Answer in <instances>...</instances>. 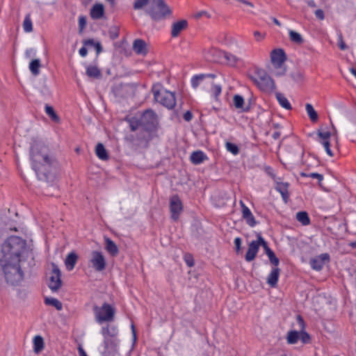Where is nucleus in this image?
<instances>
[{
	"label": "nucleus",
	"mask_w": 356,
	"mask_h": 356,
	"mask_svg": "<svg viewBox=\"0 0 356 356\" xmlns=\"http://www.w3.org/2000/svg\"><path fill=\"white\" fill-rule=\"evenodd\" d=\"M31 165L39 180L53 184L56 178L58 161L44 143L35 142L30 149Z\"/></svg>",
	"instance_id": "1"
},
{
	"label": "nucleus",
	"mask_w": 356,
	"mask_h": 356,
	"mask_svg": "<svg viewBox=\"0 0 356 356\" xmlns=\"http://www.w3.org/2000/svg\"><path fill=\"white\" fill-rule=\"evenodd\" d=\"M125 120L129 123L131 131L141 128V131L136 137L137 145L147 147L159 129V120L156 113L152 109H147L139 117H126Z\"/></svg>",
	"instance_id": "2"
},
{
	"label": "nucleus",
	"mask_w": 356,
	"mask_h": 356,
	"mask_svg": "<svg viewBox=\"0 0 356 356\" xmlns=\"http://www.w3.org/2000/svg\"><path fill=\"white\" fill-rule=\"evenodd\" d=\"M1 252V262H22L27 253L26 241L19 236H10L2 244Z\"/></svg>",
	"instance_id": "3"
},
{
	"label": "nucleus",
	"mask_w": 356,
	"mask_h": 356,
	"mask_svg": "<svg viewBox=\"0 0 356 356\" xmlns=\"http://www.w3.org/2000/svg\"><path fill=\"white\" fill-rule=\"evenodd\" d=\"M1 268L6 282L12 286H18L24 280L21 262H1Z\"/></svg>",
	"instance_id": "4"
},
{
	"label": "nucleus",
	"mask_w": 356,
	"mask_h": 356,
	"mask_svg": "<svg viewBox=\"0 0 356 356\" xmlns=\"http://www.w3.org/2000/svg\"><path fill=\"white\" fill-rule=\"evenodd\" d=\"M145 12L155 22L163 20L172 14L171 9L164 0H152V5Z\"/></svg>",
	"instance_id": "5"
},
{
	"label": "nucleus",
	"mask_w": 356,
	"mask_h": 356,
	"mask_svg": "<svg viewBox=\"0 0 356 356\" xmlns=\"http://www.w3.org/2000/svg\"><path fill=\"white\" fill-rule=\"evenodd\" d=\"M152 92L156 102L168 109L173 108L176 105L175 95L168 90H162V85L159 83L152 86Z\"/></svg>",
	"instance_id": "6"
},
{
	"label": "nucleus",
	"mask_w": 356,
	"mask_h": 356,
	"mask_svg": "<svg viewBox=\"0 0 356 356\" xmlns=\"http://www.w3.org/2000/svg\"><path fill=\"white\" fill-rule=\"evenodd\" d=\"M93 312L96 321L99 324L104 322H111L114 320L115 309L107 302H104L102 307L94 306Z\"/></svg>",
	"instance_id": "7"
},
{
	"label": "nucleus",
	"mask_w": 356,
	"mask_h": 356,
	"mask_svg": "<svg viewBox=\"0 0 356 356\" xmlns=\"http://www.w3.org/2000/svg\"><path fill=\"white\" fill-rule=\"evenodd\" d=\"M256 74L258 78L254 81L259 88L266 92H271L275 89L274 80L262 69H257Z\"/></svg>",
	"instance_id": "8"
},
{
	"label": "nucleus",
	"mask_w": 356,
	"mask_h": 356,
	"mask_svg": "<svg viewBox=\"0 0 356 356\" xmlns=\"http://www.w3.org/2000/svg\"><path fill=\"white\" fill-rule=\"evenodd\" d=\"M184 210L182 202L178 195H174L170 198V211L171 218L177 221Z\"/></svg>",
	"instance_id": "9"
},
{
	"label": "nucleus",
	"mask_w": 356,
	"mask_h": 356,
	"mask_svg": "<svg viewBox=\"0 0 356 356\" xmlns=\"http://www.w3.org/2000/svg\"><path fill=\"white\" fill-rule=\"evenodd\" d=\"M52 270L51 275L49 277V282L48 283L49 288L52 291H58L61 287L63 282L61 280V272L58 266L54 263L51 264Z\"/></svg>",
	"instance_id": "10"
},
{
	"label": "nucleus",
	"mask_w": 356,
	"mask_h": 356,
	"mask_svg": "<svg viewBox=\"0 0 356 356\" xmlns=\"http://www.w3.org/2000/svg\"><path fill=\"white\" fill-rule=\"evenodd\" d=\"M90 263L92 267L97 272H102L106 268V261L103 253L99 251L94 250L91 252Z\"/></svg>",
	"instance_id": "11"
},
{
	"label": "nucleus",
	"mask_w": 356,
	"mask_h": 356,
	"mask_svg": "<svg viewBox=\"0 0 356 356\" xmlns=\"http://www.w3.org/2000/svg\"><path fill=\"white\" fill-rule=\"evenodd\" d=\"M330 257L328 253H323L320 255L312 258L309 261V264L313 270L320 271L323 269L326 263H329Z\"/></svg>",
	"instance_id": "12"
},
{
	"label": "nucleus",
	"mask_w": 356,
	"mask_h": 356,
	"mask_svg": "<svg viewBox=\"0 0 356 356\" xmlns=\"http://www.w3.org/2000/svg\"><path fill=\"white\" fill-rule=\"evenodd\" d=\"M272 63L277 67H281L286 60V54L282 49H275L270 53Z\"/></svg>",
	"instance_id": "13"
},
{
	"label": "nucleus",
	"mask_w": 356,
	"mask_h": 356,
	"mask_svg": "<svg viewBox=\"0 0 356 356\" xmlns=\"http://www.w3.org/2000/svg\"><path fill=\"white\" fill-rule=\"evenodd\" d=\"M296 321L300 328V340L304 344L311 343L312 339L310 335L305 330V323L302 316L298 315L296 317Z\"/></svg>",
	"instance_id": "14"
},
{
	"label": "nucleus",
	"mask_w": 356,
	"mask_h": 356,
	"mask_svg": "<svg viewBox=\"0 0 356 356\" xmlns=\"http://www.w3.org/2000/svg\"><path fill=\"white\" fill-rule=\"evenodd\" d=\"M240 204L242 210V217L245 220L246 223L251 227H254L257 222L256 221L250 209L241 200Z\"/></svg>",
	"instance_id": "15"
},
{
	"label": "nucleus",
	"mask_w": 356,
	"mask_h": 356,
	"mask_svg": "<svg viewBox=\"0 0 356 356\" xmlns=\"http://www.w3.org/2000/svg\"><path fill=\"white\" fill-rule=\"evenodd\" d=\"M259 250V248L257 241H251L248 245V251L245 255V261L248 262L253 261L255 259Z\"/></svg>",
	"instance_id": "16"
},
{
	"label": "nucleus",
	"mask_w": 356,
	"mask_h": 356,
	"mask_svg": "<svg viewBox=\"0 0 356 356\" xmlns=\"http://www.w3.org/2000/svg\"><path fill=\"white\" fill-rule=\"evenodd\" d=\"M280 272V268L274 267L271 269L270 273L268 275L266 282L272 288H275L277 286Z\"/></svg>",
	"instance_id": "17"
},
{
	"label": "nucleus",
	"mask_w": 356,
	"mask_h": 356,
	"mask_svg": "<svg viewBox=\"0 0 356 356\" xmlns=\"http://www.w3.org/2000/svg\"><path fill=\"white\" fill-rule=\"evenodd\" d=\"M188 26V22L186 19H181L172 24L171 35L172 38L177 37L179 33L186 29Z\"/></svg>",
	"instance_id": "18"
},
{
	"label": "nucleus",
	"mask_w": 356,
	"mask_h": 356,
	"mask_svg": "<svg viewBox=\"0 0 356 356\" xmlns=\"http://www.w3.org/2000/svg\"><path fill=\"white\" fill-rule=\"evenodd\" d=\"M133 49L136 54L138 55H146L148 52L147 49V44L145 40L142 39H136L133 43Z\"/></svg>",
	"instance_id": "19"
},
{
	"label": "nucleus",
	"mask_w": 356,
	"mask_h": 356,
	"mask_svg": "<svg viewBox=\"0 0 356 356\" xmlns=\"http://www.w3.org/2000/svg\"><path fill=\"white\" fill-rule=\"evenodd\" d=\"M233 104L236 109L241 112H248L250 110V104L245 106L244 98L240 95H235L233 97Z\"/></svg>",
	"instance_id": "20"
},
{
	"label": "nucleus",
	"mask_w": 356,
	"mask_h": 356,
	"mask_svg": "<svg viewBox=\"0 0 356 356\" xmlns=\"http://www.w3.org/2000/svg\"><path fill=\"white\" fill-rule=\"evenodd\" d=\"M105 250L111 257H116L119 253V248L115 242L108 237H104Z\"/></svg>",
	"instance_id": "21"
},
{
	"label": "nucleus",
	"mask_w": 356,
	"mask_h": 356,
	"mask_svg": "<svg viewBox=\"0 0 356 356\" xmlns=\"http://www.w3.org/2000/svg\"><path fill=\"white\" fill-rule=\"evenodd\" d=\"M90 15L93 19H99L104 15V7L102 3H95L90 9Z\"/></svg>",
	"instance_id": "22"
},
{
	"label": "nucleus",
	"mask_w": 356,
	"mask_h": 356,
	"mask_svg": "<svg viewBox=\"0 0 356 356\" xmlns=\"http://www.w3.org/2000/svg\"><path fill=\"white\" fill-rule=\"evenodd\" d=\"M78 258V254L75 252H71L67 255L65 259V264L67 270L70 271L74 269Z\"/></svg>",
	"instance_id": "23"
},
{
	"label": "nucleus",
	"mask_w": 356,
	"mask_h": 356,
	"mask_svg": "<svg viewBox=\"0 0 356 356\" xmlns=\"http://www.w3.org/2000/svg\"><path fill=\"white\" fill-rule=\"evenodd\" d=\"M207 159V156L201 150L195 151L191 155V161L195 165H199Z\"/></svg>",
	"instance_id": "24"
},
{
	"label": "nucleus",
	"mask_w": 356,
	"mask_h": 356,
	"mask_svg": "<svg viewBox=\"0 0 356 356\" xmlns=\"http://www.w3.org/2000/svg\"><path fill=\"white\" fill-rule=\"evenodd\" d=\"M95 154L102 161H107L109 159L108 151L105 148L104 145L101 143H97L96 145Z\"/></svg>",
	"instance_id": "25"
},
{
	"label": "nucleus",
	"mask_w": 356,
	"mask_h": 356,
	"mask_svg": "<svg viewBox=\"0 0 356 356\" xmlns=\"http://www.w3.org/2000/svg\"><path fill=\"white\" fill-rule=\"evenodd\" d=\"M44 111L49 118L51 120V121L56 123L60 122V118L56 113L52 106L46 104L44 106Z\"/></svg>",
	"instance_id": "26"
},
{
	"label": "nucleus",
	"mask_w": 356,
	"mask_h": 356,
	"mask_svg": "<svg viewBox=\"0 0 356 356\" xmlns=\"http://www.w3.org/2000/svg\"><path fill=\"white\" fill-rule=\"evenodd\" d=\"M33 350L35 353H40L44 348V339L40 335L33 338Z\"/></svg>",
	"instance_id": "27"
},
{
	"label": "nucleus",
	"mask_w": 356,
	"mask_h": 356,
	"mask_svg": "<svg viewBox=\"0 0 356 356\" xmlns=\"http://www.w3.org/2000/svg\"><path fill=\"white\" fill-rule=\"evenodd\" d=\"M41 67L40 60L39 58L33 59L29 63V70L34 76L40 74V68Z\"/></svg>",
	"instance_id": "28"
},
{
	"label": "nucleus",
	"mask_w": 356,
	"mask_h": 356,
	"mask_svg": "<svg viewBox=\"0 0 356 356\" xmlns=\"http://www.w3.org/2000/svg\"><path fill=\"white\" fill-rule=\"evenodd\" d=\"M86 74L89 77L96 79H98L102 76L100 70L95 65L88 66L86 68Z\"/></svg>",
	"instance_id": "29"
},
{
	"label": "nucleus",
	"mask_w": 356,
	"mask_h": 356,
	"mask_svg": "<svg viewBox=\"0 0 356 356\" xmlns=\"http://www.w3.org/2000/svg\"><path fill=\"white\" fill-rule=\"evenodd\" d=\"M296 220L301 222L302 225H308L311 222L308 213L305 211H301L296 213Z\"/></svg>",
	"instance_id": "30"
},
{
	"label": "nucleus",
	"mask_w": 356,
	"mask_h": 356,
	"mask_svg": "<svg viewBox=\"0 0 356 356\" xmlns=\"http://www.w3.org/2000/svg\"><path fill=\"white\" fill-rule=\"evenodd\" d=\"M305 109L310 120L312 122H316L318 120V115L313 106L311 104L307 103L305 105Z\"/></svg>",
	"instance_id": "31"
},
{
	"label": "nucleus",
	"mask_w": 356,
	"mask_h": 356,
	"mask_svg": "<svg viewBox=\"0 0 356 356\" xmlns=\"http://www.w3.org/2000/svg\"><path fill=\"white\" fill-rule=\"evenodd\" d=\"M300 340V332L290 330L287 333L286 341L289 344H295Z\"/></svg>",
	"instance_id": "32"
},
{
	"label": "nucleus",
	"mask_w": 356,
	"mask_h": 356,
	"mask_svg": "<svg viewBox=\"0 0 356 356\" xmlns=\"http://www.w3.org/2000/svg\"><path fill=\"white\" fill-rule=\"evenodd\" d=\"M276 98H277L279 104H280V106L282 107H283L284 108L287 109V110H291L292 108L290 102H289V100L285 97V96L283 94H282L280 92H277Z\"/></svg>",
	"instance_id": "33"
},
{
	"label": "nucleus",
	"mask_w": 356,
	"mask_h": 356,
	"mask_svg": "<svg viewBox=\"0 0 356 356\" xmlns=\"http://www.w3.org/2000/svg\"><path fill=\"white\" fill-rule=\"evenodd\" d=\"M44 302L47 305L54 307L58 311H60L63 309L62 302L56 298L46 297Z\"/></svg>",
	"instance_id": "34"
},
{
	"label": "nucleus",
	"mask_w": 356,
	"mask_h": 356,
	"mask_svg": "<svg viewBox=\"0 0 356 356\" xmlns=\"http://www.w3.org/2000/svg\"><path fill=\"white\" fill-rule=\"evenodd\" d=\"M23 29L26 33H30L33 31V23L31 18V14L28 13L26 15L23 22Z\"/></svg>",
	"instance_id": "35"
},
{
	"label": "nucleus",
	"mask_w": 356,
	"mask_h": 356,
	"mask_svg": "<svg viewBox=\"0 0 356 356\" xmlns=\"http://www.w3.org/2000/svg\"><path fill=\"white\" fill-rule=\"evenodd\" d=\"M289 38L291 42L298 44L303 42V38L302 35L295 31L291 30L289 31Z\"/></svg>",
	"instance_id": "36"
},
{
	"label": "nucleus",
	"mask_w": 356,
	"mask_h": 356,
	"mask_svg": "<svg viewBox=\"0 0 356 356\" xmlns=\"http://www.w3.org/2000/svg\"><path fill=\"white\" fill-rule=\"evenodd\" d=\"M257 243L259 244V248L260 246H261L264 250V252L265 253H268V251H271L272 250L270 248V247L268 246V244L267 243V241H266V240L262 237L261 234L260 233L257 234Z\"/></svg>",
	"instance_id": "37"
},
{
	"label": "nucleus",
	"mask_w": 356,
	"mask_h": 356,
	"mask_svg": "<svg viewBox=\"0 0 356 356\" xmlns=\"http://www.w3.org/2000/svg\"><path fill=\"white\" fill-rule=\"evenodd\" d=\"M210 90L215 99L218 100L222 92V86L220 84L212 83Z\"/></svg>",
	"instance_id": "38"
},
{
	"label": "nucleus",
	"mask_w": 356,
	"mask_h": 356,
	"mask_svg": "<svg viewBox=\"0 0 356 356\" xmlns=\"http://www.w3.org/2000/svg\"><path fill=\"white\" fill-rule=\"evenodd\" d=\"M226 149L228 152H231L234 155H237L239 154L240 149L239 147L233 143L227 142L225 143Z\"/></svg>",
	"instance_id": "39"
},
{
	"label": "nucleus",
	"mask_w": 356,
	"mask_h": 356,
	"mask_svg": "<svg viewBox=\"0 0 356 356\" xmlns=\"http://www.w3.org/2000/svg\"><path fill=\"white\" fill-rule=\"evenodd\" d=\"M270 261V263L273 265L275 267H277L280 264V259L279 258L275 255L273 250L268 251V253L266 254Z\"/></svg>",
	"instance_id": "40"
},
{
	"label": "nucleus",
	"mask_w": 356,
	"mask_h": 356,
	"mask_svg": "<svg viewBox=\"0 0 356 356\" xmlns=\"http://www.w3.org/2000/svg\"><path fill=\"white\" fill-rule=\"evenodd\" d=\"M103 343L104 347V354L108 350L109 348L114 349L117 346L115 340L110 339L108 338L104 339Z\"/></svg>",
	"instance_id": "41"
},
{
	"label": "nucleus",
	"mask_w": 356,
	"mask_h": 356,
	"mask_svg": "<svg viewBox=\"0 0 356 356\" xmlns=\"http://www.w3.org/2000/svg\"><path fill=\"white\" fill-rule=\"evenodd\" d=\"M204 80V75L203 74H196V75H194L192 78H191V86L193 88L196 89L201 81H202Z\"/></svg>",
	"instance_id": "42"
},
{
	"label": "nucleus",
	"mask_w": 356,
	"mask_h": 356,
	"mask_svg": "<svg viewBox=\"0 0 356 356\" xmlns=\"http://www.w3.org/2000/svg\"><path fill=\"white\" fill-rule=\"evenodd\" d=\"M317 135L319 137V141H330L331 133L330 131H322L318 129L317 131Z\"/></svg>",
	"instance_id": "43"
},
{
	"label": "nucleus",
	"mask_w": 356,
	"mask_h": 356,
	"mask_svg": "<svg viewBox=\"0 0 356 356\" xmlns=\"http://www.w3.org/2000/svg\"><path fill=\"white\" fill-rule=\"evenodd\" d=\"M222 54L223 57L226 59V60L230 63L231 65H234L236 63L237 58L235 56L232 55L230 53L222 51Z\"/></svg>",
	"instance_id": "44"
},
{
	"label": "nucleus",
	"mask_w": 356,
	"mask_h": 356,
	"mask_svg": "<svg viewBox=\"0 0 356 356\" xmlns=\"http://www.w3.org/2000/svg\"><path fill=\"white\" fill-rule=\"evenodd\" d=\"M109 37L111 40H115L119 37V29L118 26H112L108 31Z\"/></svg>",
	"instance_id": "45"
},
{
	"label": "nucleus",
	"mask_w": 356,
	"mask_h": 356,
	"mask_svg": "<svg viewBox=\"0 0 356 356\" xmlns=\"http://www.w3.org/2000/svg\"><path fill=\"white\" fill-rule=\"evenodd\" d=\"M87 24V19L86 16L81 15L79 17V32L81 33L83 32Z\"/></svg>",
	"instance_id": "46"
},
{
	"label": "nucleus",
	"mask_w": 356,
	"mask_h": 356,
	"mask_svg": "<svg viewBox=\"0 0 356 356\" xmlns=\"http://www.w3.org/2000/svg\"><path fill=\"white\" fill-rule=\"evenodd\" d=\"M289 186V184L287 182L278 183L275 187V189L281 194L288 191Z\"/></svg>",
	"instance_id": "47"
},
{
	"label": "nucleus",
	"mask_w": 356,
	"mask_h": 356,
	"mask_svg": "<svg viewBox=\"0 0 356 356\" xmlns=\"http://www.w3.org/2000/svg\"><path fill=\"white\" fill-rule=\"evenodd\" d=\"M149 0H136L134 3V8L135 10H139L146 6Z\"/></svg>",
	"instance_id": "48"
},
{
	"label": "nucleus",
	"mask_w": 356,
	"mask_h": 356,
	"mask_svg": "<svg viewBox=\"0 0 356 356\" xmlns=\"http://www.w3.org/2000/svg\"><path fill=\"white\" fill-rule=\"evenodd\" d=\"M320 143H321L324 147H325V149L327 152V154L330 156H334V153L330 149V141H319Z\"/></svg>",
	"instance_id": "49"
},
{
	"label": "nucleus",
	"mask_w": 356,
	"mask_h": 356,
	"mask_svg": "<svg viewBox=\"0 0 356 356\" xmlns=\"http://www.w3.org/2000/svg\"><path fill=\"white\" fill-rule=\"evenodd\" d=\"M184 261H185L186 265L189 267H192L195 264L193 257L192 254H191L189 253L186 254L184 255Z\"/></svg>",
	"instance_id": "50"
},
{
	"label": "nucleus",
	"mask_w": 356,
	"mask_h": 356,
	"mask_svg": "<svg viewBox=\"0 0 356 356\" xmlns=\"http://www.w3.org/2000/svg\"><path fill=\"white\" fill-rule=\"evenodd\" d=\"M309 177L317 179L318 181V185L319 186H321V181L323 179V175L317 172H311L309 174Z\"/></svg>",
	"instance_id": "51"
},
{
	"label": "nucleus",
	"mask_w": 356,
	"mask_h": 356,
	"mask_svg": "<svg viewBox=\"0 0 356 356\" xmlns=\"http://www.w3.org/2000/svg\"><path fill=\"white\" fill-rule=\"evenodd\" d=\"M290 76L292 78V79L296 82H299V81H302V74L300 72H298V71L292 72L290 74Z\"/></svg>",
	"instance_id": "52"
},
{
	"label": "nucleus",
	"mask_w": 356,
	"mask_h": 356,
	"mask_svg": "<svg viewBox=\"0 0 356 356\" xmlns=\"http://www.w3.org/2000/svg\"><path fill=\"white\" fill-rule=\"evenodd\" d=\"M234 243L235 245L236 252L237 254H238L241 249V243H242L241 238L240 237H236L234 241Z\"/></svg>",
	"instance_id": "53"
},
{
	"label": "nucleus",
	"mask_w": 356,
	"mask_h": 356,
	"mask_svg": "<svg viewBox=\"0 0 356 356\" xmlns=\"http://www.w3.org/2000/svg\"><path fill=\"white\" fill-rule=\"evenodd\" d=\"M202 17H206L207 18H210L211 17V15L207 12V11H204V10H201L200 12H197L195 15V17L196 19H200Z\"/></svg>",
	"instance_id": "54"
},
{
	"label": "nucleus",
	"mask_w": 356,
	"mask_h": 356,
	"mask_svg": "<svg viewBox=\"0 0 356 356\" xmlns=\"http://www.w3.org/2000/svg\"><path fill=\"white\" fill-rule=\"evenodd\" d=\"M109 332H110V331H109V325H107L105 327H102L101 334L103 335L104 339L106 338H108V337L109 336Z\"/></svg>",
	"instance_id": "55"
},
{
	"label": "nucleus",
	"mask_w": 356,
	"mask_h": 356,
	"mask_svg": "<svg viewBox=\"0 0 356 356\" xmlns=\"http://www.w3.org/2000/svg\"><path fill=\"white\" fill-rule=\"evenodd\" d=\"M109 337H115L118 334V330L116 326H109Z\"/></svg>",
	"instance_id": "56"
},
{
	"label": "nucleus",
	"mask_w": 356,
	"mask_h": 356,
	"mask_svg": "<svg viewBox=\"0 0 356 356\" xmlns=\"http://www.w3.org/2000/svg\"><path fill=\"white\" fill-rule=\"evenodd\" d=\"M314 14H315L316 17L320 20H323L325 18L324 12L321 9L316 10L315 11Z\"/></svg>",
	"instance_id": "57"
},
{
	"label": "nucleus",
	"mask_w": 356,
	"mask_h": 356,
	"mask_svg": "<svg viewBox=\"0 0 356 356\" xmlns=\"http://www.w3.org/2000/svg\"><path fill=\"white\" fill-rule=\"evenodd\" d=\"M193 113L190 111H187L184 113L183 118L186 122H190L193 119Z\"/></svg>",
	"instance_id": "58"
},
{
	"label": "nucleus",
	"mask_w": 356,
	"mask_h": 356,
	"mask_svg": "<svg viewBox=\"0 0 356 356\" xmlns=\"http://www.w3.org/2000/svg\"><path fill=\"white\" fill-rule=\"evenodd\" d=\"M96 43L93 39H86L83 41V44L84 46H94Z\"/></svg>",
	"instance_id": "59"
},
{
	"label": "nucleus",
	"mask_w": 356,
	"mask_h": 356,
	"mask_svg": "<svg viewBox=\"0 0 356 356\" xmlns=\"http://www.w3.org/2000/svg\"><path fill=\"white\" fill-rule=\"evenodd\" d=\"M95 48L97 54L98 55L103 50L102 46L99 42H96V43L93 46Z\"/></svg>",
	"instance_id": "60"
},
{
	"label": "nucleus",
	"mask_w": 356,
	"mask_h": 356,
	"mask_svg": "<svg viewBox=\"0 0 356 356\" xmlns=\"http://www.w3.org/2000/svg\"><path fill=\"white\" fill-rule=\"evenodd\" d=\"M79 52L81 56L85 57L88 54V49H86V46H83L79 49Z\"/></svg>",
	"instance_id": "61"
},
{
	"label": "nucleus",
	"mask_w": 356,
	"mask_h": 356,
	"mask_svg": "<svg viewBox=\"0 0 356 356\" xmlns=\"http://www.w3.org/2000/svg\"><path fill=\"white\" fill-rule=\"evenodd\" d=\"M339 47L341 50H346L348 49V46L343 41L342 37H340V42H339Z\"/></svg>",
	"instance_id": "62"
},
{
	"label": "nucleus",
	"mask_w": 356,
	"mask_h": 356,
	"mask_svg": "<svg viewBox=\"0 0 356 356\" xmlns=\"http://www.w3.org/2000/svg\"><path fill=\"white\" fill-rule=\"evenodd\" d=\"M281 195H282V200H284V202L285 203H287L288 202V200H289V191H287L285 193H281Z\"/></svg>",
	"instance_id": "63"
},
{
	"label": "nucleus",
	"mask_w": 356,
	"mask_h": 356,
	"mask_svg": "<svg viewBox=\"0 0 356 356\" xmlns=\"http://www.w3.org/2000/svg\"><path fill=\"white\" fill-rule=\"evenodd\" d=\"M25 55L26 58H30L31 56L35 55V51L33 49H26L25 52Z\"/></svg>",
	"instance_id": "64"
}]
</instances>
